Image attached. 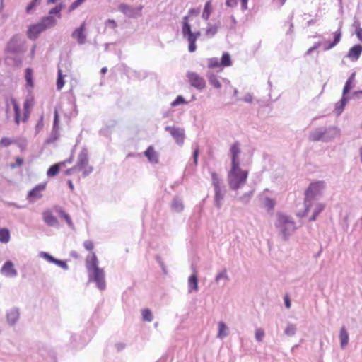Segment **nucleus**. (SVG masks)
I'll use <instances>...</instances> for the list:
<instances>
[{
  "instance_id": "nucleus-54",
  "label": "nucleus",
  "mask_w": 362,
  "mask_h": 362,
  "mask_svg": "<svg viewBox=\"0 0 362 362\" xmlns=\"http://www.w3.org/2000/svg\"><path fill=\"white\" fill-rule=\"evenodd\" d=\"M226 279V281H228L229 280V277L227 274V271L226 269H224L223 270H222L220 273H218L216 278H215V281L216 282H218L220 279Z\"/></svg>"
},
{
  "instance_id": "nucleus-29",
  "label": "nucleus",
  "mask_w": 362,
  "mask_h": 362,
  "mask_svg": "<svg viewBox=\"0 0 362 362\" xmlns=\"http://www.w3.org/2000/svg\"><path fill=\"white\" fill-rule=\"evenodd\" d=\"M355 76H356V72H353L350 75V76L348 78L347 81L345 83L344 88H343V91H342L343 95H347L349 93L350 90L353 88L352 83L354 81Z\"/></svg>"
},
{
  "instance_id": "nucleus-64",
  "label": "nucleus",
  "mask_w": 362,
  "mask_h": 362,
  "mask_svg": "<svg viewBox=\"0 0 362 362\" xmlns=\"http://www.w3.org/2000/svg\"><path fill=\"white\" fill-rule=\"evenodd\" d=\"M83 246L84 247L88 250V251H92L93 249V243L91 240H86L84 243H83Z\"/></svg>"
},
{
  "instance_id": "nucleus-39",
  "label": "nucleus",
  "mask_w": 362,
  "mask_h": 362,
  "mask_svg": "<svg viewBox=\"0 0 362 362\" xmlns=\"http://www.w3.org/2000/svg\"><path fill=\"white\" fill-rule=\"evenodd\" d=\"M65 8V4L60 3L57 5L55 7L51 8L49 11V16H52V15H57L58 18H61L60 12Z\"/></svg>"
},
{
  "instance_id": "nucleus-62",
  "label": "nucleus",
  "mask_w": 362,
  "mask_h": 362,
  "mask_svg": "<svg viewBox=\"0 0 362 362\" xmlns=\"http://www.w3.org/2000/svg\"><path fill=\"white\" fill-rule=\"evenodd\" d=\"M199 154V147L197 146V148L194 150V152L192 154V158H193L194 163L195 165H197Z\"/></svg>"
},
{
  "instance_id": "nucleus-49",
  "label": "nucleus",
  "mask_w": 362,
  "mask_h": 362,
  "mask_svg": "<svg viewBox=\"0 0 362 362\" xmlns=\"http://www.w3.org/2000/svg\"><path fill=\"white\" fill-rule=\"evenodd\" d=\"M209 64L208 67L209 69H214L219 66H221L220 62L218 61V59L216 57H212L208 59Z\"/></svg>"
},
{
  "instance_id": "nucleus-15",
  "label": "nucleus",
  "mask_w": 362,
  "mask_h": 362,
  "mask_svg": "<svg viewBox=\"0 0 362 362\" xmlns=\"http://www.w3.org/2000/svg\"><path fill=\"white\" fill-rule=\"evenodd\" d=\"M42 218L44 222L50 227L58 228L59 226L57 218L49 210L43 212Z\"/></svg>"
},
{
  "instance_id": "nucleus-47",
  "label": "nucleus",
  "mask_w": 362,
  "mask_h": 362,
  "mask_svg": "<svg viewBox=\"0 0 362 362\" xmlns=\"http://www.w3.org/2000/svg\"><path fill=\"white\" fill-rule=\"evenodd\" d=\"M64 86V76L62 74V70L59 69L57 79V88L58 90H61Z\"/></svg>"
},
{
  "instance_id": "nucleus-17",
  "label": "nucleus",
  "mask_w": 362,
  "mask_h": 362,
  "mask_svg": "<svg viewBox=\"0 0 362 362\" xmlns=\"http://www.w3.org/2000/svg\"><path fill=\"white\" fill-rule=\"evenodd\" d=\"M362 53V45L360 44L351 47L346 54V57L354 62L359 59Z\"/></svg>"
},
{
  "instance_id": "nucleus-2",
  "label": "nucleus",
  "mask_w": 362,
  "mask_h": 362,
  "mask_svg": "<svg viewBox=\"0 0 362 362\" xmlns=\"http://www.w3.org/2000/svg\"><path fill=\"white\" fill-rule=\"evenodd\" d=\"M340 130L334 126L319 127L312 131L309 135L311 141L329 142L339 135Z\"/></svg>"
},
{
  "instance_id": "nucleus-46",
  "label": "nucleus",
  "mask_w": 362,
  "mask_h": 362,
  "mask_svg": "<svg viewBox=\"0 0 362 362\" xmlns=\"http://www.w3.org/2000/svg\"><path fill=\"white\" fill-rule=\"evenodd\" d=\"M142 319L146 322H151L153 320L152 313L148 308L142 310Z\"/></svg>"
},
{
  "instance_id": "nucleus-53",
  "label": "nucleus",
  "mask_w": 362,
  "mask_h": 362,
  "mask_svg": "<svg viewBox=\"0 0 362 362\" xmlns=\"http://www.w3.org/2000/svg\"><path fill=\"white\" fill-rule=\"evenodd\" d=\"M14 139L7 138V137H3L0 140V146L2 147H8L11 144H13Z\"/></svg>"
},
{
  "instance_id": "nucleus-27",
  "label": "nucleus",
  "mask_w": 362,
  "mask_h": 362,
  "mask_svg": "<svg viewBox=\"0 0 362 362\" xmlns=\"http://www.w3.org/2000/svg\"><path fill=\"white\" fill-rule=\"evenodd\" d=\"M349 101V98L346 95H343L341 100L335 105V112L337 115H339L344 110L345 105Z\"/></svg>"
},
{
  "instance_id": "nucleus-31",
  "label": "nucleus",
  "mask_w": 362,
  "mask_h": 362,
  "mask_svg": "<svg viewBox=\"0 0 362 362\" xmlns=\"http://www.w3.org/2000/svg\"><path fill=\"white\" fill-rule=\"evenodd\" d=\"M189 283V292H191L192 290L198 291V278L196 274H192L188 279Z\"/></svg>"
},
{
  "instance_id": "nucleus-16",
  "label": "nucleus",
  "mask_w": 362,
  "mask_h": 362,
  "mask_svg": "<svg viewBox=\"0 0 362 362\" xmlns=\"http://www.w3.org/2000/svg\"><path fill=\"white\" fill-rule=\"evenodd\" d=\"M231 154V166L239 165L238 156L240 153L238 142H235L230 148Z\"/></svg>"
},
{
  "instance_id": "nucleus-10",
  "label": "nucleus",
  "mask_w": 362,
  "mask_h": 362,
  "mask_svg": "<svg viewBox=\"0 0 362 362\" xmlns=\"http://www.w3.org/2000/svg\"><path fill=\"white\" fill-rule=\"evenodd\" d=\"M142 8L143 6L134 8L132 6L125 4H121L118 7L119 11L128 18H137L141 16Z\"/></svg>"
},
{
  "instance_id": "nucleus-14",
  "label": "nucleus",
  "mask_w": 362,
  "mask_h": 362,
  "mask_svg": "<svg viewBox=\"0 0 362 362\" xmlns=\"http://www.w3.org/2000/svg\"><path fill=\"white\" fill-rule=\"evenodd\" d=\"M88 150L86 148H83L78 154L76 166H77L78 170H82L88 165Z\"/></svg>"
},
{
  "instance_id": "nucleus-7",
  "label": "nucleus",
  "mask_w": 362,
  "mask_h": 362,
  "mask_svg": "<svg viewBox=\"0 0 362 362\" xmlns=\"http://www.w3.org/2000/svg\"><path fill=\"white\" fill-rule=\"evenodd\" d=\"M89 281H93L96 284L98 289L103 291L106 288V283L105 279V272L103 269L99 268L88 271Z\"/></svg>"
},
{
  "instance_id": "nucleus-23",
  "label": "nucleus",
  "mask_w": 362,
  "mask_h": 362,
  "mask_svg": "<svg viewBox=\"0 0 362 362\" xmlns=\"http://www.w3.org/2000/svg\"><path fill=\"white\" fill-rule=\"evenodd\" d=\"M144 155L151 163H158V154L154 151V148L152 146H150L147 148V149L144 152Z\"/></svg>"
},
{
  "instance_id": "nucleus-35",
  "label": "nucleus",
  "mask_w": 362,
  "mask_h": 362,
  "mask_svg": "<svg viewBox=\"0 0 362 362\" xmlns=\"http://www.w3.org/2000/svg\"><path fill=\"white\" fill-rule=\"evenodd\" d=\"M218 27L216 25H211L208 23L207 28L206 29L205 35L209 37H213L218 32Z\"/></svg>"
},
{
  "instance_id": "nucleus-56",
  "label": "nucleus",
  "mask_w": 362,
  "mask_h": 362,
  "mask_svg": "<svg viewBox=\"0 0 362 362\" xmlns=\"http://www.w3.org/2000/svg\"><path fill=\"white\" fill-rule=\"evenodd\" d=\"M86 0H75L69 7V12H71L81 6Z\"/></svg>"
},
{
  "instance_id": "nucleus-21",
  "label": "nucleus",
  "mask_w": 362,
  "mask_h": 362,
  "mask_svg": "<svg viewBox=\"0 0 362 362\" xmlns=\"http://www.w3.org/2000/svg\"><path fill=\"white\" fill-rule=\"evenodd\" d=\"M19 309L14 308L7 313L6 318L9 325H14L19 318Z\"/></svg>"
},
{
  "instance_id": "nucleus-61",
  "label": "nucleus",
  "mask_w": 362,
  "mask_h": 362,
  "mask_svg": "<svg viewBox=\"0 0 362 362\" xmlns=\"http://www.w3.org/2000/svg\"><path fill=\"white\" fill-rule=\"evenodd\" d=\"M23 163V159L22 158H21V157H17L16 158V163H11V167L12 168H16L17 167L21 166Z\"/></svg>"
},
{
  "instance_id": "nucleus-50",
  "label": "nucleus",
  "mask_w": 362,
  "mask_h": 362,
  "mask_svg": "<svg viewBox=\"0 0 362 362\" xmlns=\"http://www.w3.org/2000/svg\"><path fill=\"white\" fill-rule=\"evenodd\" d=\"M40 257L44 258L45 259H46L49 262L53 263V264H54L55 260L57 259L54 257H53L52 255H51L49 253L46 252H41L40 253Z\"/></svg>"
},
{
  "instance_id": "nucleus-4",
  "label": "nucleus",
  "mask_w": 362,
  "mask_h": 362,
  "mask_svg": "<svg viewBox=\"0 0 362 362\" xmlns=\"http://www.w3.org/2000/svg\"><path fill=\"white\" fill-rule=\"evenodd\" d=\"M56 23L57 21L53 16H45L39 23L29 26L27 31L28 37L32 40H35L41 33L54 26Z\"/></svg>"
},
{
  "instance_id": "nucleus-26",
  "label": "nucleus",
  "mask_w": 362,
  "mask_h": 362,
  "mask_svg": "<svg viewBox=\"0 0 362 362\" xmlns=\"http://www.w3.org/2000/svg\"><path fill=\"white\" fill-rule=\"evenodd\" d=\"M206 76L209 80V83L214 88L216 89H219L221 88V83L218 79V76L211 71H208L206 74Z\"/></svg>"
},
{
  "instance_id": "nucleus-63",
  "label": "nucleus",
  "mask_w": 362,
  "mask_h": 362,
  "mask_svg": "<svg viewBox=\"0 0 362 362\" xmlns=\"http://www.w3.org/2000/svg\"><path fill=\"white\" fill-rule=\"evenodd\" d=\"M320 45H321V42H320L315 43V45L313 47H311L310 48H309L307 50L305 54L306 55L310 54L313 52H314L315 49L319 48Z\"/></svg>"
},
{
  "instance_id": "nucleus-38",
  "label": "nucleus",
  "mask_w": 362,
  "mask_h": 362,
  "mask_svg": "<svg viewBox=\"0 0 362 362\" xmlns=\"http://www.w3.org/2000/svg\"><path fill=\"white\" fill-rule=\"evenodd\" d=\"M325 205L321 203H318L313 211V215L310 218V221H314L316 220L317 216L324 210Z\"/></svg>"
},
{
  "instance_id": "nucleus-24",
  "label": "nucleus",
  "mask_w": 362,
  "mask_h": 362,
  "mask_svg": "<svg viewBox=\"0 0 362 362\" xmlns=\"http://www.w3.org/2000/svg\"><path fill=\"white\" fill-rule=\"evenodd\" d=\"M340 346L344 349L349 343V334L345 327H342L339 332Z\"/></svg>"
},
{
  "instance_id": "nucleus-8",
  "label": "nucleus",
  "mask_w": 362,
  "mask_h": 362,
  "mask_svg": "<svg viewBox=\"0 0 362 362\" xmlns=\"http://www.w3.org/2000/svg\"><path fill=\"white\" fill-rule=\"evenodd\" d=\"M187 78L191 86L197 90H202L206 88V81L204 78L200 76L197 73L194 71H188Z\"/></svg>"
},
{
  "instance_id": "nucleus-36",
  "label": "nucleus",
  "mask_w": 362,
  "mask_h": 362,
  "mask_svg": "<svg viewBox=\"0 0 362 362\" xmlns=\"http://www.w3.org/2000/svg\"><path fill=\"white\" fill-rule=\"evenodd\" d=\"M221 66H230L232 64L231 57L228 52H223L220 61Z\"/></svg>"
},
{
  "instance_id": "nucleus-43",
  "label": "nucleus",
  "mask_w": 362,
  "mask_h": 362,
  "mask_svg": "<svg viewBox=\"0 0 362 362\" xmlns=\"http://www.w3.org/2000/svg\"><path fill=\"white\" fill-rule=\"evenodd\" d=\"M13 144H16L21 151H24L28 146V141L26 139L21 137L14 139Z\"/></svg>"
},
{
  "instance_id": "nucleus-28",
  "label": "nucleus",
  "mask_w": 362,
  "mask_h": 362,
  "mask_svg": "<svg viewBox=\"0 0 362 362\" xmlns=\"http://www.w3.org/2000/svg\"><path fill=\"white\" fill-rule=\"evenodd\" d=\"M25 78L26 81V87L27 88H30L29 91L30 92L34 86L33 78V69L31 68H27L25 69Z\"/></svg>"
},
{
  "instance_id": "nucleus-30",
  "label": "nucleus",
  "mask_w": 362,
  "mask_h": 362,
  "mask_svg": "<svg viewBox=\"0 0 362 362\" xmlns=\"http://www.w3.org/2000/svg\"><path fill=\"white\" fill-rule=\"evenodd\" d=\"M64 165V163H58L51 165L47 171V175L48 177H54L57 175L60 170L61 165Z\"/></svg>"
},
{
  "instance_id": "nucleus-12",
  "label": "nucleus",
  "mask_w": 362,
  "mask_h": 362,
  "mask_svg": "<svg viewBox=\"0 0 362 362\" xmlns=\"http://www.w3.org/2000/svg\"><path fill=\"white\" fill-rule=\"evenodd\" d=\"M46 187V183H40L37 185L31 190H30L27 195V199L30 202H35L42 197L41 192L43 191Z\"/></svg>"
},
{
  "instance_id": "nucleus-9",
  "label": "nucleus",
  "mask_w": 362,
  "mask_h": 362,
  "mask_svg": "<svg viewBox=\"0 0 362 362\" xmlns=\"http://www.w3.org/2000/svg\"><path fill=\"white\" fill-rule=\"evenodd\" d=\"M165 130L170 134L179 146L184 144L185 139V130L175 126H166Z\"/></svg>"
},
{
  "instance_id": "nucleus-32",
  "label": "nucleus",
  "mask_w": 362,
  "mask_h": 362,
  "mask_svg": "<svg viewBox=\"0 0 362 362\" xmlns=\"http://www.w3.org/2000/svg\"><path fill=\"white\" fill-rule=\"evenodd\" d=\"M182 33L183 37L187 38V40H188V37L192 38V31L189 22H182Z\"/></svg>"
},
{
  "instance_id": "nucleus-41",
  "label": "nucleus",
  "mask_w": 362,
  "mask_h": 362,
  "mask_svg": "<svg viewBox=\"0 0 362 362\" xmlns=\"http://www.w3.org/2000/svg\"><path fill=\"white\" fill-rule=\"evenodd\" d=\"M228 327L223 322H220L218 323V337L220 339H223L228 335V333L226 332Z\"/></svg>"
},
{
  "instance_id": "nucleus-11",
  "label": "nucleus",
  "mask_w": 362,
  "mask_h": 362,
  "mask_svg": "<svg viewBox=\"0 0 362 362\" xmlns=\"http://www.w3.org/2000/svg\"><path fill=\"white\" fill-rule=\"evenodd\" d=\"M59 117L57 110L54 113L53 127L49 136L45 141V144H50L55 142L59 138Z\"/></svg>"
},
{
  "instance_id": "nucleus-44",
  "label": "nucleus",
  "mask_w": 362,
  "mask_h": 362,
  "mask_svg": "<svg viewBox=\"0 0 362 362\" xmlns=\"http://www.w3.org/2000/svg\"><path fill=\"white\" fill-rule=\"evenodd\" d=\"M254 193V190L252 189L249 191L248 192L245 193L243 196L240 197L238 198V200L241 202L242 203L247 204L249 203L250 200L251 199L252 195Z\"/></svg>"
},
{
  "instance_id": "nucleus-1",
  "label": "nucleus",
  "mask_w": 362,
  "mask_h": 362,
  "mask_svg": "<svg viewBox=\"0 0 362 362\" xmlns=\"http://www.w3.org/2000/svg\"><path fill=\"white\" fill-rule=\"evenodd\" d=\"M24 52L21 37L18 35H13L7 42L5 48V62L8 65L20 66L23 62V54Z\"/></svg>"
},
{
  "instance_id": "nucleus-45",
  "label": "nucleus",
  "mask_w": 362,
  "mask_h": 362,
  "mask_svg": "<svg viewBox=\"0 0 362 362\" xmlns=\"http://www.w3.org/2000/svg\"><path fill=\"white\" fill-rule=\"evenodd\" d=\"M33 97L32 95L27 96L23 103L24 111H30V109L33 105Z\"/></svg>"
},
{
  "instance_id": "nucleus-22",
  "label": "nucleus",
  "mask_w": 362,
  "mask_h": 362,
  "mask_svg": "<svg viewBox=\"0 0 362 362\" xmlns=\"http://www.w3.org/2000/svg\"><path fill=\"white\" fill-rule=\"evenodd\" d=\"M55 212L62 218L65 220L66 223L70 228H74V223L71 221L70 216L65 212V211L59 206L54 207Z\"/></svg>"
},
{
  "instance_id": "nucleus-33",
  "label": "nucleus",
  "mask_w": 362,
  "mask_h": 362,
  "mask_svg": "<svg viewBox=\"0 0 362 362\" xmlns=\"http://www.w3.org/2000/svg\"><path fill=\"white\" fill-rule=\"evenodd\" d=\"M13 106L15 122L18 124L20 122L21 108L15 98H11Z\"/></svg>"
},
{
  "instance_id": "nucleus-6",
  "label": "nucleus",
  "mask_w": 362,
  "mask_h": 362,
  "mask_svg": "<svg viewBox=\"0 0 362 362\" xmlns=\"http://www.w3.org/2000/svg\"><path fill=\"white\" fill-rule=\"evenodd\" d=\"M276 226L279 229L284 240H287L295 230V223L284 214H279Z\"/></svg>"
},
{
  "instance_id": "nucleus-19",
  "label": "nucleus",
  "mask_w": 362,
  "mask_h": 362,
  "mask_svg": "<svg viewBox=\"0 0 362 362\" xmlns=\"http://www.w3.org/2000/svg\"><path fill=\"white\" fill-rule=\"evenodd\" d=\"M84 25L82 24L78 28L76 29L72 33V37L77 40V42L80 45H83L86 41V35L84 34Z\"/></svg>"
},
{
  "instance_id": "nucleus-55",
  "label": "nucleus",
  "mask_w": 362,
  "mask_h": 362,
  "mask_svg": "<svg viewBox=\"0 0 362 362\" xmlns=\"http://www.w3.org/2000/svg\"><path fill=\"white\" fill-rule=\"evenodd\" d=\"M264 335V331L262 329L258 328L255 330V339L257 341H262Z\"/></svg>"
},
{
  "instance_id": "nucleus-60",
  "label": "nucleus",
  "mask_w": 362,
  "mask_h": 362,
  "mask_svg": "<svg viewBox=\"0 0 362 362\" xmlns=\"http://www.w3.org/2000/svg\"><path fill=\"white\" fill-rule=\"evenodd\" d=\"M106 27H109L112 29H115L117 27V23L113 19H108L105 23Z\"/></svg>"
},
{
  "instance_id": "nucleus-34",
  "label": "nucleus",
  "mask_w": 362,
  "mask_h": 362,
  "mask_svg": "<svg viewBox=\"0 0 362 362\" xmlns=\"http://www.w3.org/2000/svg\"><path fill=\"white\" fill-rule=\"evenodd\" d=\"M11 238L10 231L6 228H0V242L2 243H7Z\"/></svg>"
},
{
  "instance_id": "nucleus-37",
  "label": "nucleus",
  "mask_w": 362,
  "mask_h": 362,
  "mask_svg": "<svg viewBox=\"0 0 362 362\" xmlns=\"http://www.w3.org/2000/svg\"><path fill=\"white\" fill-rule=\"evenodd\" d=\"M171 207L174 211L180 212L183 210L184 205L180 199L175 197L173 199Z\"/></svg>"
},
{
  "instance_id": "nucleus-48",
  "label": "nucleus",
  "mask_w": 362,
  "mask_h": 362,
  "mask_svg": "<svg viewBox=\"0 0 362 362\" xmlns=\"http://www.w3.org/2000/svg\"><path fill=\"white\" fill-rule=\"evenodd\" d=\"M296 326L293 324H289L287 325L284 330V334L288 337H292L296 334Z\"/></svg>"
},
{
  "instance_id": "nucleus-25",
  "label": "nucleus",
  "mask_w": 362,
  "mask_h": 362,
  "mask_svg": "<svg viewBox=\"0 0 362 362\" xmlns=\"http://www.w3.org/2000/svg\"><path fill=\"white\" fill-rule=\"evenodd\" d=\"M201 35V32H192V38L188 37L189 47L188 50L189 52H194L197 49L196 41L197 38Z\"/></svg>"
},
{
  "instance_id": "nucleus-52",
  "label": "nucleus",
  "mask_w": 362,
  "mask_h": 362,
  "mask_svg": "<svg viewBox=\"0 0 362 362\" xmlns=\"http://www.w3.org/2000/svg\"><path fill=\"white\" fill-rule=\"evenodd\" d=\"M264 206L267 209L268 211H271V210L274 209V206H275V202L272 199H271L269 197H266L264 199Z\"/></svg>"
},
{
  "instance_id": "nucleus-59",
  "label": "nucleus",
  "mask_w": 362,
  "mask_h": 362,
  "mask_svg": "<svg viewBox=\"0 0 362 362\" xmlns=\"http://www.w3.org/2000/svg\"><path fill=\"white\" fill-rule=\"evenodd\" d=\"M40 1V0H32L31 2L26 7L27 13H30L31 11H33Z\"/></svg>"
},
{
  "instance_id": "nucleus-57",
  "label": "nucleus",
  "mask_w": 362,
  "mask_h": 362,
  "mask_svg": "<svg viewBox=\"0 0 362 362\" xmlns=\"http://www.w3.org/2000/svg\"><path fill=\"white\" fill-rule=\"evenodd\" d=\"M341 37V31L339 29L334 33V39L332 42L336 46L340 42Z\"/></svg>"
},
{
  "instance_id": "nucleus-20",
  "label": "nucleus",
  "mask_w": 362,
  "mask_h": 362,
  "mask_svg": "<svg viewBox=\"0 0 362 362\" xmlns=\"http://www.w3.org/2000/svg\"><path fill=\"white\" fill-rule=\"evenodd\" d=\"M86 266L88 271L100 268L98 267V258L94 252H92L90 256L87 257L86 260Z\"/></svg>"
},
{
  "instance_id": "nucleus-51",
  "label": "nucleus",
  "mask_w": 362,
  "mask_h": 362,
  "mask_svg": "<svg viewBox=\"0 0 362 362\" xmlns=\"http://www.w3.org/2000/svg\"><path fill=\"white\" fill-rule=\"evenodd\" d=\"M187 102L185 100V99L184 98L183 96L178 95V96H177L175 100L171 103L170 105L172 107H176L179 105L187 104Z\"/></svg>"
},
{
  "instance_id": "nucleus-3",
  "label": "nucleus",
  "mask_w": 362,
  "mask_h": 362,
  "mask_svg": "<svg viewBox=\"0 0 362 362\" xmlns=\"http://www.w3.org/2000/svg\"><path fill=\"white\" fill-rule=\"evenodd\" d=\"M325 187L323 181H317L310 184L309 187L305 192L304 206L305 211L302 214H298L299 216H305L312 205V201L317 197L320 196L322 190Z\"/></svg>"
},
{
  "instance_id": "nucleus-13",
  "label": "nucleus",
  "mask_w": 362,
  "mask_h": 362,
  "mask_svg": "<svg viewBox=\"0 0 362 362\" xmlns=\"http://www.w3.org/2000/svg\"><path fill=\"white\" fill-rule=\"evenodd\" d=\"M0 272L1 274L6 277L12 278L18 275L17 270L14 268L13 263L10 260L6 261L4 264Z\"/></svg>"
},
{
  "instance_id": "nucleus-42",
  "label": "nucleus",
  "mask_w": 362,
  "mask_h": 362,
  "mask_svg": "<svg viewBox=\"0 0 362 362\" xmlns=\"http://www.w3.org/2000/svg\"><path fill=\"white\" fill-rule=\"evenodd\" d=\"M211 180H212V185H214V189L217 188V187H221L223 186V185H222V182H223L222 180L220 179L218 175L216 173H215V172L211 173Z\"/></svg>"
},
{
  "instance_id": "nucleus-5",
  "label": "nucleus",
  "mask_w": 362,
  "mask_h": 362,
  "mask_svg": "<svg viewBox=\"0 0 362 362\" xmlns=\"http://www.w3.org/2000/svg\"><path fill=\"white\" fill-rule=\"evenodd\" d=\"M248 173L242 170L239 165L231 166L228 175L229 187L233 190H237L246 182Z\"/></svg>"
},
{
  "instance_id": "nucleus-40",
  "label": "nucleus",
  "mask_w": 362,
  "mask_h": 362,
  "mask_svg": "<svg viewBox=\"0 0 362 362\" xmlns=\"http://www.w3.org/2000/svg\"><path fill=\"white\" fill-rule=\"evenodd\" d=\"M211 11L212 8L211 1H208L206 2L204 5V11L202 15V18H204V20H208L211 15Z\"/></svg>"
},
{
  "instance_id": "nucleus-18",
  "label": "nucleus",
  "mask_w": 362,
  "mask_h": 362,
  "mask_svg": "<svg viewBox=\"0 0 362 362\" xmlns=\"http://www.w3.org/2000/svg\"><path fill=\"white\" fill-rule=\"evenodd\" d=\"M214 204L218 209L221 206V201L223 199L226 194L225 186L217 187L214 189Z\"/></svg>"
},
{
  "instance_id": "nucleus-58",
  "label": "nucleus",
  "mask_w": 362,
  "mask_h": 362,
  "mask_svg": "<svg viewBox=\"0 0 362 362\" xmlns=\"http://www.w3.org/2000/svg\"><path fill=\"white\" fill-rule=\"evenodd\" d=\"M54 264L60 267L61 268H62L64 270H67L69 269L66 262H65L64 260L56 259Z\"/></svg>"
}]
</instances>
